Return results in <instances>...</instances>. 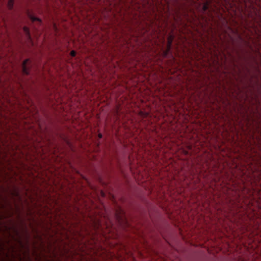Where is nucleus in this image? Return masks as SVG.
Returning <instances> with one entry per match:
<instances>
[{"label":"nucleus","mask_w":261,"mask_h":261,"mask_svg":"<svg viewBox=\"0 0 261 261\" xmlns=\"http://www.w3.org/2000/svg\"><path fill=\"white\" fill-rule=\"evenodd\" d=\"M76 52L74 50H72L71 52H70V56L72 57H74L76 55Z\"/></svg>","instance_id":"obj_6"},{"label":"nucleus","mask_w":261,"mask_h":261,"mask_svg":"<svg viewBox=\"0 0 261 261\" xmlns=\"http://www.w3.org/2000/svg\"><path fill=\"white\" fill-rule=\"evenodd\" d=\"M23 30L27 37H28L29 39H30L31 35L29 28L27 27H24Z\"/></svg>","instance_id":"obj_4"},{"label":"nucleus","mask_w":261,"mask_h":261,"mask_svg":"<svg viewBox=\"0 0 261 261\" xmlns=\"http://www.w3.org/2000/svg\"><path fill=\"white\" fill-rule=\"evenodd\" d=\"M28 17L30 19V20L32 21V22H35L37 21L38 23L40 24L42 22V20L39 18H38L37 17L34 16L33 15H32L30 12H28Z\"/></svg>","instance_id":"obj_3"},{"label":"nucleus","mask_w":261,"mask_h":261,"mask_svg":"<svg viewBox=\"0 0 261 261\" xmlns=\"http://www.w3.org/2000/svg\"><path fill=\"white\" fill-rule=\"evenodd\" d=\"M99 137L100 138H102V135L101 134H99Z\"/></svg>","instance_id":"obj_10"},{"label":"nucleus","mask_w":261,"mask_h":261,"mask_svg":"<svg viewBox=\"0 0 261 261\" xmlns=\"http://www.w3.org/2000/svg\"><path fill=\"white\" fill-rule=\"evenodd\" d=\"M31 62L30 59H28L23 61L22 63V72L24 75H29L30 73V69L31 68Z\"/></svg>","instance_id":"obj_1"},{"label":"nucleus","mask_w":261,"mask_h":261,"mask_svg":"<svg viewBox=\"0 0 261 261\" xmlns=\"http://www.w3.org/2000/svg\"><path fill=\"white\" fill-rule=\"evenodd\" d=\"M14 0H8V7L9 9L11 10L13 8Z\"/></svg>","instance_id":"obj_5"},{"label":"nucleus","mask_w":261,"mask_h":261,"mask_svg":"<svg viewBox=\"0 0 261 261\" xmlns=\"http://www.w3.org/2000/svg\"><path fill=\"white\" fill-rule=\"evenodd\" d=\"M173 36L172 35H170L169 36H168L167 38V49L165 52V56H167L169 51L170 50L171 48V46L172 44V41L173 40Z\"/></svg>","instance_id":"obj_2"},{"label":"nucleus","mask_w":261,"mask_h":261,"mask_svg":"<svg viewBox=\"0 0 261 261\" xmlns=\"http://www.w3.org/2000/svg\"><path fill=\"white\" fill-rule=\"evenodd\" d=\"M208 9V5L207 4H204L203 6V10L204 11H206Z\"/></svg>","instance_id":"obj_7"},{"label":"nucleus","mask_w":261,"mask_h":261,"mask_svg":"<svg viewBox=\"0 0 261 261\" xmlns=\"http://www.w3.org/2000/svg\"><path fill=\"white\" fill-rule=\"evenodd\" d=\"M246 43H247V45H248V46H249V48H250L251 49H252H252H253L251 45H249V43H248V42H246Z\"/></svg>","instance_id":"obj_8"},{"label":"nucleus","mask_w":261,"mask_h":261,"mask_svg":"<svg viewBox=\"0 0 261 261\" xmlns=\"http://www.w3.org/2000/svg\"><path fill=\"white\" fill-rule=\"evenodd\" d=\"M15 230V232L17 233V234H18V231H17L16 229H15V230Z\"/></svg>","instance_id":"obj_9"}]
</instances>
